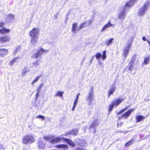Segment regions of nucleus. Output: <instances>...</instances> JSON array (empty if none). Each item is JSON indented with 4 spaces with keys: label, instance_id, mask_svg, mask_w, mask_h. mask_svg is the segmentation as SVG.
I'll list each match as a JSON object with an SVG mask.
<instances>
[{
    "label": "nucleus",
    "instance_id": "nucleus-42",
    "mask_svg": "<svg viewBox=\"0 0 150 150\" xmlns=\"http://www.w3.org/2000/svg\"><path fill=\"white\" fill-rule=\"evenodd\" d=\"M40 78L39 76H37L36 77V78L35 79V80L33 81V82L32 83V84H33L34 83L36 82L39 79V78Z\"/></svg>",
    "mask_w": 150,
    "mask_h": 150
},
{
    "label": "nucleus",
    "instance_id": "nucleus-45",
    "mask_svg": "<svg viewBox=\"0 0 150 150\" xmlns=\"http://www.w3.org/2000/svg\"><path fill=\"white\" fill-rule=\"evenodd\" d=\"M0 150H4V148L3 145L0 144Z\"/></svg>",
    "mask_w": 150,
    "mask_h": 150
},
{
    "label": "nucleus",
    "instance_id": "nucleus-26",
    "mask_svg": "<svg viewBox=\"0 0 150 150\" xmlns=\"http://www.w3.org/2000/svg\"><path fill=\"white\" fill-rule=\"evenodd\" d=\"M145 118L144 117L141 115L138 116L136 117V119L137 120V122H138L144 119Z\"/></svg>",
    "mask_w": 150,
    "mask_h": 150
},
{
    "label": "nucleus",
    "instance_id": "nucleus-5",
    "mask_svg": "<svg viewBox=\"0 0 150 150\" xmlns=\"http://www.w3.org/2000/svg\"><path fill=\"white\" fill-rule=\"evenodd\" d=\"M126 9L125 8H123L120 10L118 14V18L121 21L122 23L123 22L127 15L125 12Z\"/></svg>",
    "mask_w": 150,
    "mask_h": 150
},
{
    "label": "nucleus",
    "instance_id": "nucleus-19",
    "mask_svg": "<svg viewBox=\"0 0 150 150\" xmlns=\"http://www.w3.org/2000/svg\"><path fill=\"white\" fill-rule=\"evenodd\" d=\"M38 146L41 149H43L45 148V144L43 143L41 139H40L38 141Z\"/></svg>",
    "mask_w": 150,
    "mask_h": 150
},
{
    "label": "nucleus",
    "instance_id": "nucleus-18",
    "mask_svg": "<svg viewBox=\"0 0 150 150\" xmlns=\"http://www.w3.org/2000/svg\"><path fill=\"white\" fill-rule=\"evenodd\" d=\"M134 63L129 62L127 67L126 69L130 71H132L134 68Z\"/></svg>",
    "mask_w": 150,
    "mask_h": 150
},
{
    "label": "nucleus",
    "instance_id": "nucleus-37",
    "mask_svg": "<svg viewBox=\"0 0 150 150\" xmlns=\"http://www.w3.org/2000/svg\"><path fill=\"white\" fill-rule=\"evenodd\" d=\"M149 62V58L148 57L145 58L144 59V63L146 64H147Z\"/></svg>",
    "mask_w": 150,
    "mask_h": 150
},
{
    "label": "nucleus",
    "instance_id": "nucleus-11",
    "mask_svg": "<svg viewBox=\"0 0 150 150\" xmlns=\"http://www.w3.org/2000/svg\"><path fill=\"white\" fill-rule=\"evenodd\" d=\"M14 19V16L13 14H8L6 17L5 20L7 22H11Z\"/></svg>",
    "mask_w": 150,
    "mask_h": 150
},
{
    "label": "nucleus",
    "instance_id": "nucleus-48",
    "mask_svg": "<svg viewBox=\"0 0 150 150\" xmlns=\"http://www.w3.org/2000/svg\"><path fill=\"white\" fill-rule=\"evenodd\" d=\"M142 40L144 41H148L147 39L146 38H145V37L144 36L143 37V38H142Z\"/></svg>",
    "mask_w": 150,
    "mask_h": 150
},
{
    "label": "nucleus",
    "instance_id": "nucleus-39",
    "mask_svg": "<svg viewBox=\"0 0 150 150\" xmlns=\"http://www.w3.org/2000/svg\"><path fill=\"white\" fill-rule=\"evenodd\" d=\"M20 49V47H16L15 50L13 52V53L14 54H15Z\"/></svg>",
    "mask_w": 150,
    "mask_h": 150
},
{
    "label": "nucleus",
    "instance_id": "nucleus-36",
    "mask_svg": "<svg viewBox=\"0 0 150 150\" xmlns=\"http://www.w3.org/2000/svg\"><path fill=\"white\" fill-rule=\"evenodd\" d=\"M102 57V55L100 53H97L96 54V57L97 59H99Z\"/></svg>",
    "mask_w": 150,
    "mask_h": 150
},
{
    "label": "nucleus",
    "instance_id": "nucleus-22",
    "mask_svg": "<svg viewBox=\"0 0 150 150\" xmlns=\"http://www.w3.org/2000/svg\"><path fill=\"white\" fill-rule=\"evenodd\" d=\"M19 58V57H17L13 59L9 63V65L11 67L12 66L14 63L18 62L17 60Z\"/></svg>",
    "mask_w": 150,
    "mask_h": 150
},
{
    "label": "nucleus",
    "instance_id": "nucleus-44",
    "mask_svg": "<svg viewBox=\"0 0 150 150\" xmlns=\"http://www.w3.org/2000/svg\"><path fill=\"white\" fill-rule=\"evenodd\" d=\"M132 44L131 43H128L127 45L125 47L129 49L130 47L131 46Z\"/></svg>",
    "mask_w": 150,
    "mask_h": 150
},
{
    "label": "nucleus",
    "instance_id": "nucleus-52",
    "mask_svg": "<svg viewBox=\"0 0 150 150\" xmlns=\"http://www.w3.org/2000/svg\"><path fill=\"white\" fill-rule=\"evenodd\" d=\"M2 62V60L0 59V65H1V63Z\"/></svg>",
    "mask_w": 150,
    "mask_h": 150
},
{
    "label": "nucleus",
    "instance_id": "nucleus-4",
    "mask_svg": "<svg viewBox=\"0 0 150 150\" xmlns=\"http://www.w3.org/2000/svg\"><path fill=\"white\" fill-rule=\"evenodd\" d=\"M35 141V139L31 134L25 136L23 139V143L25 144H31Z\"/></svg>",
    "mask_w": 150,
    "mask_h": 150
},
{
    "label": "nucleus",
    "instance_id": "nucleus-34",
    "mask_svg": "<svg viewBox=\"0 0 150 150\" xmlns=\"http://www.w3.org/2000/svg\"><path fill=\"white\" fill-rule=\"evenodd\" d=\"M43 85V84H41L38 88L36 90V91L37 92H40V90L41 88L42 87Z\"/></svg>",
    "mask_w": 150,
    "mask_h": 150
},
{
    "label": "nucleus",
    "instance_id": "nucleus-56",
    "mask_svg": "<svg viewBox=\"0 0 150 150\" xmlns=\"http://www.w3.org/2000/svg\"><path fill=\"white\" fill-rule=\"evenodd\" d=\"M80 145H81V146H82L83 145H82V144H80Z\"/></svg>",
    "mask_w": 150,
    "mask_h": 150
},
{
    "label": "nucleus",
    "instance_id": "nucleus-47",
    "mask_svg": "<svg viewBox=\"0 0 150 150\" xmlns=\"http://www.w3.org/2000/svg\"><path fill=\"white\" fill-rule=\"evenodd\" d=\"M40 92H37L36 95V99H37L39 94Z\"/></svg>",
    "mask_w": 150,
    "mask_h": 150
},
{
    "label": "nucleus",
    "instance_id": "nucleus-38",
    "mask_svg": "<svg viewBox=\"0 0 150 150\" xmlns=\"http://www.w3.org/2000/svg\"><path fill=\"white\" fill-rule=\"evenodd\" d=\"M92 21L89 20V21H86L85 22V23H86V26H87L91 24V22H92Z\"/></svg>",
    "mask_w": 150,
    "mask_h": 150
},
{
    "label": "nucleus",
    "instance_id": "nucleus-46",
    "mask_svg": "<svg viewBox=\"0 0 150 150\" xmlns=\"http://www.w3.org/2000/svg\"><path fill=\"white\" fill-rule=\"evenodd\" d=\"M36 117L37 118H41L43 119V120H44V118H45V117H44V116H43L42 115H38V116L37 117Z\"/></svg>",
    "mask_w": 150,
    "mask_h": 150
},
{
    "label": "nucleus",
    "instance_id": "nucleus-14",
    "mask_svg": "<svg viewBox=\"0 0 150 150\" xmlns=\"http://www.w3.org/2000/svg\"><path fill=\"white\" fill-rule=\"evenodd\" d=\"M117 88L114 85L112 86L111 88L108 91V97H109L110 95L112 94L115 91Z\"/></svg>",
    "mask_w": 150,
    "mask_h": 150
},
{
    "label": "nucleus",
    "instance_id": "nucleus-2",
    "mask_svg": "<svg viewBox=\"0 0 150 150\" xmlns=\"http://www.w3.org/2000/svg\"><path fill=\"white\" fill-rule=\"evenodd\" d=\"M64 138L62 136L55 137L54 136L51 135L44 136L43 139L47 141H49L50 142L52 143H56L64 141Z\"/></svg>",
    "mask_w": 150,
    "mask_h": 150
},
{
    "label": "nucleus",
    "instance_id": "nucleus-40",
    "mask_svg": "<svg viewBox=\"0 0 150 150\" xmlns=\"http://www.w3.org/2000/svg\"><path fill=\"white\" fill-rule=\"evenodd\" d=\"M115 106L112 103H111V104L109 106V111H111L112 110L114 106Z\"/></svg>",
    "mask_w": 150,
    "mask_h": 150
},
{
    "label": "nucleus",
    "instance_id": "nucleus-23",
    "mask_svg": "<svg viewBox=\"0 0 150 150\" xmlns=\"http://www.w3.org/2000/svg\"><path fill=\"white\" fill-rule=\"evenodd\" d=\"M39 60H37L33 62V63L31 64V66L33 67H37L40 64V63L39 62Z\"/></svg>",
    "mask_w": 150,
    "mask_h": 150
},
{
    "label": "nucleus",
    "instance_id": "nucleus-24",
    "mask_svg": "<svg viewBox=\"0 0 150 150\" xmlns=\"http://www.w3.org/2000/svg\"><path fill=\"white\" fill-rule=\"evenodd\" d=\"M100 122L98 120H95L94 122L92 124L91 127H94L99 125Z\"/></svg>",
    "mask_w": 150,
    "mask_h": 150
},
{
    "label": "nucleus",
    "instance_id": "nucleus-10",
    "mask_svg": "<svg viewBox=\"0 0 150 150\" xmlns=\"http://www.w3.org/2000/svg\"><path fill=\"white\" fill-rule=\"evenodd\" d=\"M124 99L123 98H120L117 100H115L112 102L115 107L118 105Z\"/></svg>",
    "mask_w": 150,
    "mask_h": 150
},
{
    "label": "nucleus",
    "instance_id": "nucleus-50",
    "mask_svg": "<svg viewBox=\"0 0 150 150\" xmlns=\"http://www.w3.org/2000/svg\"><path fill=\"white\" fill-rule=\"evenodd\" d=\"M98 64L100 66H102L103 65L102 63L100 61H99Z\"/></svg>",
    "mask_w": 150,
    "mask_h": 150
},
{
    "label": "nucleus",
    "instance_id": "nucleus-32",
    "mask_svg": "<svg viewBox=\"0 0 150 150\" xmlns=\"http://www.w3.org/2000/svg\"><path fill=\"white\" fill-rule=\"evenodd\" d=\"M86 23L84 22L83 23L81 24L78 27V28L77 29V30H79L82 28H83L84 27H86Z\"/></svg>",
    "mask_w": 150,
    "mask_h": 150
},
{
    "label": "nucleus",
    "instance_id": "nucleus-30",
    "mask_svg": "<svg viewBox=\"0 0 150 150\" xmlns=\"http://www.w3.org/2000/svg\"><path fill=\"white\" fill-rule=\"evenodd\" d=\"M57 147L58 148H63L64 149H67L68 148L67 145L64 144H59L57 145Z\"/></svg>",
    "mask_w": 150,
    "mask_h": 150
},
{
    "label": "nucleus",
    "instance_id": "nucleus-51",
    "mask_svg": "<svg viewBox=\"0 0 150 150\" xmlns=\"http://www.w3.org/2000/svg\"><path fill=\"white\" fill-rule=\"evenodd\" d=\"M93 60H92L91 59L90 61H89V62L90 64H92V62Z\"/></svg>",
    "mask_w": 150,
    "mask_h": 150
},
{
    "label": "nucleus",
    "instance_id": "nucleus-29",
    "mask_svg": "<svg viewBox=\"0 0 150 150\" xmlns=\"http://www.w3.org/2000/svg\"><path fill=\"white\" fill-rule=\"evenodd\" d=\"M64 93L63 92L58 91L56 93L55 96H59L60 97L63 96V94Z\"/></svg>",
    "mask_w": 150,
    "mask_h": 150
},
{
    "label": "nucleus",
    "instance_id": "nucleus-49",
    "mask_svg": "<svg viewBox=\"0 0 150 150\" xmlns=\"http://www.w3.org/2000/svg\"><path fill=\"white\" fill-rule=\"evenodd\" d=\"M75 150H85L84 149L82 148H77Z\"/></svg>",
    "mask_w": 150,
    "mask_h": 150
},
{
    "label": "nucleus",
    "instance_id": "nucleus-54",
    "mask_svg": "<svg viewBox=\"0 0 150 150\" xmlns=\"http://www.w3.org/2000/svg\"><path fill=\"white\" fill-rule=\"evenodd\" d=\"M147 42L149 44V45H150V42L149 41H147Z\"/></svg>",
    "mask_w": 150,
    "mask_h": 150
},
{
    "label": "nucleus",
    "instance_id": "nucleus-16",
    "mask_svg": "<svg viewBox=\"0 0 150 150\" xmlns=\"http://www.w3.org/2000/svg\"><path fill=\"white\" fill-rule=\"evenodd\" d=\"M78 24L76 23H74L72 24V27L71 28V31L76 33V31H78L79 30H78L77 29L78 28Z\"/></svg>",
    "mask_w": 150,
    "mask_h": 150
},
{
    "label": "nucleus",
    "instance_id": "nucleus-7",
    "mask_svg": "<svg viewBox=\"0 0 150 150\" xmlns=\"http://www.w3.org/2000/svg\"><path fill=\"white\" fill-rule=\"evenodd\" d=\"M11 38L8 35L0 37V43L2 44L10 41Z\"/></svg>",
    "mask_w": 150,
    "mask_h": 150
},
{
    "label": "nucleus",
    "instance_id": "nucleus-1",
    "mask_svg": "<svg viewBox=\"0 0 150 150\" xmlns=\"http://www.w3.org/2000/svg\"><path fill=\"white\" fill-rule=\"evenodd\" d=\"M40 30L38 28H33L29 32V35L31 37V43L33 45L36 44L39 38Z\"/></svg>",
    "mask_w": 150,
    "mask_h": 150
},
{
    "label": "nucleus",
    "instance_id": "nucleus-43",
    "mask_svg": "<svg viewBox=\"0 0 150 150\" xmlns=\"http://www.w3.org/2000/svg\"><path fill=\"white\" fill-rule=\"evenodd\" d=\"M0 27L2 28H5L4 23L3 22L0 23Z\"/></svg>",
    "mask_w": 150,
    "mask_h": 150
},
{
    "label": "nucleus",
    "instance_id": "nucleus-21",
    "mask_svg": "<svg viewBox=\"0 0 150 150\" xmlns=\"http://www.w3.org/2000/svg\"><path fill=\"white\" fill-rule=\"evenodd\" d=\"M64 141L66 142L68 144L74 147L75 146V144L71 140L69 139L64 138Z\"/></svg>",
    "mask_w": 150,
    "mask_h": 150
},
{
    "label": "nucleus",
    "instance_id": "nucleus-53",
    "mask_svg": "<svg viewBox=\"0 0 150 150\" xmlns=\"http://www.w3.org/2000/svg\"><path fill=\"white\" fill-rule=\"evenodd\" d=\"M54 18H55V19H57V16L56 15H55V16H54Z\"/></svg>",
    "mask_w": 150,
    "mask_h": 150
},
{
    "label": "nucleus",
    "instance_id": "nucleus-35",
    "mask_svg": "<svg viewBox=\"0 0 150 150\" xmlns=\"http://www.w3.org/2000/svg\"><path fill=\"white\" fill-rule=\"evenodd\" d=\"M127 109V107H126L124 109H122L120 111L117 112V114L119 115L121 114V113H123Z\"/></svg>",
    "mask_w": 150,
    "mask_h": 150
},
{
    "label": "nucleus",
    "instance_id": "nucleus-15",
    "mask_svg": "<svg viewBox=\"0 0 150 150\" xmlns=\"http://www.w3.org/2000/svg\"><path fill=\"white\" fill-rule=\"evenodd\" d=\"M80 95V93H78L76 96V99L75 100L73 104V106L72 109V110L73 111L75 109L76 107V105H77L78 103V100L79 99V96Z\"/></svg>",
    "mask_w": 150,
    "mask_h": 150
},
{
    "label": "nucleus",
    "instance_id": "nucleus-31",
    "mask_svg": "<svg viewBox=\"0 0 150 150\" xmlns=\"http://www.w3.org/2000/svg\"><path fill=\"white\" fill-rule=\"evenodd\" d=\"M137 54H134L132 57L131 60L130 61V62L132 63H134L135 61L136 60V57H137Z\"/></svg>",
    "mask_w": 150,
    "mask_h": 150
},
{
    "label": "nucleus",
    "instance_id": "nucleus-55",
    "mask_svg": "<svg viewBox=\"0 0 150 150\" xmlns=\"http://www.w3.org/2000/svg\"><path fill=\"white\" fill-rule=\"evenodd\" d=\"M94 57V56L93 57H92L91 59L92 60H93V57Z\"/></svg>",
    "mask_w": 150,
    "mask_h": 150
},
{
    "label": "nucleus",
    "instance_id": "nucleus-17",
    "mask_svg": "<svg viewBox=\"0 0 150 150\" xmlns=\"http://www.w3.org/2000/svg\"><path fill=\"white\" fill-rule=\"evenodd\" d=\"M78 133V130L76 129H73L71 131H69L68 132H66V134H64V136H67L68 134H71L72 135H76Z\"/></svg>",
    "mask_w": 150,
    "mask_h": 150
},
{
    "label": "nucleus",
    "instance_id": "nucleus-27",
    "mask_svg": "<svg viewBox=\"0 0 150 150\" xmlns=\"http://www.w3.org/2000/svg\"><path fill=\"white\" fill-rule=\"evenodd\" d=\"M30 70L27 68L25 67L23 69L22 71V74H27V73L29 72Z\"/></svg>",
    "mask_w": 150,
    "mask_h": 150
},
{
    "label": "nucleus",
    "instance_id": "nucleus-6",
    "mask_svg": "<svg viewBox=\"0 0 150 150\" xmlns=\"http://www.w3.org/2000/svg\"><path fill=\"white\" fill-rule=\"evenodd\" d=\"M49 52L48 50H44L42 48L40 49L38 52L33 55L32 57L37 59L38 58L40 57L42 54L45 53H48Z\"/></svg>",
    "mask_w": 150,
    "mask_h": 150
},
{
    "label": "nucleus",
    "instance_id": "nucleus-8",
    "mask_svg": "<svg viewBox=\"0 0 150 150\" xmlns=\"http://www.w3.org/2000/svg\"><path fill=\"white\" fill-rule=\"evenodd\" d=\"M93 93L91 90L88 96L86 98V100L88 102V104L89 105L91 104L92 102L93 101Z\"/></svg>",
    "mask_w": 150,
    "mask_h": 150
},
{
    "label": "nucleus",
    "instance_id": "nucleus-20",
    "mask_svg": "<svg viewBox=\"0 0 150 150\" xmlns=\"http://www.w3.org/2000/svg\"><path fill=\"white\" fill-rule=\"evenodd\" d=\"M10 30L9 29H6L5 28L0 29V33L2 34H4L9 33Z\"/></svg>",
    "mask_w": 150,
    "mask_h": 150
},
{
    "label": "nucleus",
    "instance_id": "nucleus-28",
    "mask_svg": "<svg viewBox=\"0 0 150 150\" xmlns=\"http://www.w3.org/2000/svg\"><path fill=\"white\" fill-rule=\"evenodd\" d=\"M114 40L113 38H111L106 41V44L107 46H109L112 42Z\"/></svg>",
    "mask_w": 150,
    "mask_h": 150
},
{
    "label": "nucleus",
    "instance_id": "nucleus-41",
    "mask_svg": "<svg viewBox=\"0 0 150 150\" xmlns=\"http://www.w3.org/2000/svg\"><path fill=\"white\" fill-rule=\"evenodd\" d=\"M106 50L104 51L103 52V56H102V59L103 60H105L106 58Z\"/></svg>",
    "mask_w": 150,
    "mask_h": 150
},
{
    "label": "nucleus",
    "instance_id": "nucleus-13",
    "mask_svg": "<svg viewBox=\"0 0 150 150\" xmlns=\"http://www.w3.org/2000/svg\"><path fill=\"white\" fill-rule=\"evenodd\" d=\"M8 53L7 50L4 48H0V56L4 57Z\"/></svg>",
    "mask_w": 150,
    "mask_h": 150
},
{
    "label": "nucleus",
    "instance_id": "nucleus-25",
    "mask_svg": "<svg viewBox=\"0 0 150 150\" xmlns=\"http://www.w3.org/2000/svg\"><path fill=\"white\" fill-rule=\"evenodd\" d=\"M129 49L125 47V48L123 52V54L125 58L127 57V55L129 53Z\"/></svg>",
    "mask_w": 150,
    "mask_h": 150
},
{
    "label": "nucleus",
    "instance_id": "nucleus-33",
    "mask_svg": "<svg viewBox=\"0 0 150 150\" xmlns=\"http://www.w3.org/2000/svg\"><path fill=\"white\" fill-rule=\"evenodd\" d=\"M133 140H131L128 142L126 143L125 144V146H129V145H131L133 143Z\"/></svg>",
    "mask_w": 150,
    "mask_h": 150
},
{
    "label": "nucleus",
    "instance_id": "nucleus-3",
    "mask_svg": "<svg viewBox=\"0 0 150 150\" xmlns=\"http://www.w3.org/2000/svg\"><path fill=\"white\" fill-rule=\"evenodd\" d=\"M150 7V2L149 1H146L144 5L139 8L138 12V14L140 16H143L149 9Z\"/></svg>",
    "mask_w": 150,
    "mask_h": 150
},
{
    "label": "nucleus",
    "instance_id": "nucleus-9",
    "mask_svg": "<svg viewBox=\"0 0 150 150\" xmlns=\"http://www.w3.org/2000/svg\"><path fill=\"white\" fill-rule=\"evenodd\" d=\"M134 109H131L128 110L127 112H125L124 114H122L121 117H119V119H121L122 117H128L131 114L132 112L134 111Z\"/></svg>",
    "mask_w": 150,
    "mask_h": 150
},
{
    "label": "nucleus",
    "instance_id": "nucleus-12",
    "mask_svg": "<svg viewBox=\"0 0 150 150\" xmlns=\"http://www.w3.org/2000/svg\"><path fill=\"white\" fill-rule=\"evenodd\" d=\"M113 25H112L110 23V21L108 23H107V24L105 25L103 27V28L101 30V31L102 32H103L105 30L107 29H108V28L112 27Z\"/></svg>",
    "mask_w": 150,
    "mask_h": 150
}]
</instances>
